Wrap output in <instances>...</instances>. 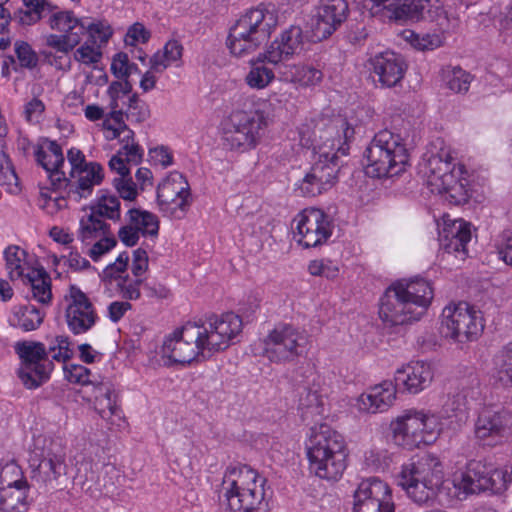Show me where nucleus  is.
<instances>
[{"label":"nucleus","instance_id":"obj_63","mask_svg":"<svg viewBox=\"0 0 512 512\" xmlns=\"http://www.w3.org/2000/svg\"><path fill=\"white\" fill-rule=\"evenodd\" d=\"M143 285L142 278L130 277L125 275L117 283V288L123 299L126 301L138 300L141 297V286Z\"/></svg>","mask_w":512,"mask_h":512},{"label":"nucleus","instance_id":"obj_39","mask_svg":"<svg viewBox=\"0 0 512 512\" xmlns=\"http://www.w3.org/2000/svg\"><path fill=\"white\" fill-rule=\"evenodd\" d=\"M183 53V46L178 40H169L162 50L157 51L150 59L151 69L161 73L171 65L179 66Z\"/></svg>","mask_w":512,"mask_h":512},{"label":"nucleus","instance_id":"obj_48","mask_svg":"<svg viewBox=\"0 0 512 512\" xmlns=\"http://www.w3.org/2000/svg\"><path fill=\"white\" fill-rule=\"evenodd\" d=\"M254 37L247 39H233L231 36L227 37L226 45L230 53L238 58L246 57L255 52L262 44V34H253Z\"/></svg>","mask_w":512,"mask_h":512},{"label":"nucleus","instance_id":"obj_8","mask_svg":"<svg viewBox=\"0 0 512 512\" xmlns=\"http://www.w3.org/2000/svg\"><path fill=\"white\" fill-rule=\"evenodd\" d=\"M365 157V172L373 178H392L409 166V152L403 138L388 129L374 135L365 150Z\"/></svg>","mask_w":512,"mask_h":512},{"label":"nucleus","instance_id":"obj_42","mask_svg":"<svg viewBox=\"0 0 512 512\" xmlns=\"http://www.w3.org/2000/svg\"><path fill=\"white\" fill-rule=\"evenodd\" d=\"M183 193H190L189 184L181 173L173 172L158 185L157 203L167 204Z\"/></svg>","mask_w":512,"mask_h":512},{"label":"nucleus","instance_id":"obj_45","mask_svg":"<svg viewBox=\"0 0 512 512\" xmlns=\"http://www.w3.org/2000/svg\"><path fill=\"white\" fill-rule=\"evenodd\" d=\"M49 26L64 34L77 33L83 37L85 34L84 21L78 19L72 11H57L49 17Z\"/></svg>","mask_w":512,"mask_h":512},{"label":"nucleus","instance_id":"obj_49","mask_svg":"<svg viewBox=\"0 0 512 512\" xmlns=\"http://www.w3.org/2000/svg\"><path fill=\"white\" fill-rule=\"evenodd\" d=\"M192 204L191 192L173 197L169 203H158L159 210L171 219H182Z\"/></svg>","mask_w":512,"mask_h":512},{"label":"nucleus","instance_id":"obj_23","mask_svg":"<svg viewBox=\"0 0 512 512\" xmlns=\"http://www.w3.org/2000/svg\"><path fill=\"white\" fill-rule=\"evenodd\" d=\"M348 4L345 0H328L318 8L311 25V38L320 42L330 37L346 20Z\"/></svg>","mask_w":512,"mask_h":512},{"label":"nucleus","instance_id":"obj_21","mask_svg":"<svg viewBox=\"0 0 512 512\" xmlns=\"http://www.w3.org/2000/svg\"><path fill=\"white\" fill-rule=\"evenodd\" d=\"M511 423L508 411L483 408L474 424L475 437L484 445H495L508 435Z\"/></svg>","mask_w":512,"mask_h":512},{"label":"nucleus","instance_id":"obj_19","mask_svg":"<svg viewBox=\"0 0 512 512\" xmlns=\"http://www.w3.org/2000/svg\"><path fill=\"white\" fill-rule=\"evenodd\" d=\"M389 486L377 477L363 479L354 492L353 512H394Z\"/></svg>","mask_w":512,"mask_h":512},{"label":"nucleus","instance_id":"obj_55","mask_svg":"<svg viewBox=\"0 0 512 512\" xmlns=\"http://www.w3.org/2000/svg\"><path fill=\"white\" fill-rule=\"evenodd\" d=\"M124 112L119 108L111 109L103 120V129L107 140H114L121 136V130L126 128Z\"/></svg>","mask_w":512,"mask_h":512},{"label":"nucleus","instance_id":"obj_61","mask_svg":"<svg viewBox=\"0 0 512 512\" xmlns=\"http://www.w3.org/2000/svg\"><path fill=\"white\" fill-rule=\"evenodd\" d=\"M129 259L128 252L120 253L113 263L104 268L100 275L101 279L109 282L115 280L118 283L121 278H124L123 274L127 270Z\"/></svg>","mask_w":512,"mask_h":512},{"label":"nucleus","instance_id":"obj_6","mask_svg":"<svg viewBox=\"0 0 512 512\" xmlns=\"http://www.w3.org/2000/svg\"><path fill=\"white\" fill-rule=\"evenodd\" d=\"M363 8L372 16L383 14L400 24L428 20L442 33L454 30L459 19L449 14L440 0H362Z\"/></svg>","mask_w":512,"mask_h":512},{"label":"nucleus","instance_id":"obj_35","mask_svg":"<svg viewBox=\"0 0 512 512\" xmlns=\"http://www.w3.org/2000/svg\"><path fill=\"white\" fill-rule=\"evenodd\" d=\"M22 281L25 285H29L34 300L42 305L51 304L53 298L51 277L43 267L29 270Z\"/></svg>","mask_w":512,"mask_h":512},{"label":"nucleus","instance_id":"obj_1","mask_svg":"<svg viewBox=\"0 0 512 512\" xmlns=\"http://www.w3.org/2000/svg\"><path fill=\"white\" fill-rule=\"evenodd\" d=\"M243 328L242 319L233 312L210 316L205 323H188L167 336L161 355L171 364H190L198 356L211 357L227 349Z\"/></svg>","mask_w":512,"mask_h":512},{"label":"nucleus","instance_id":"obj_15","mask_svg":"<svg viewBox=\"0 0 512 512\" xmlns=\"http://www.w3.org/2000/svg\"><path fill=\"white\" fill-rule=\"evenodd\" d=\"M339 127L343 131L344 140L338 134V125L334 123L327 125L324 130L317 126L312 130V123L302 124L299 127L300 144L312 148L319 154V158L338 160V153L347 154L346 142L354 135L353 128L346 121H340Z\"/></svg>","mask_w":512,"mask_h":512},{"label":"nucleus","instance_id":"obj_59","mask_svg":"<svg viewBox=\"0 0 512 512\" xmlns=\"http://www.w3.org/2000/svg\"><path fill=\"white\" fill-rule=\"evenodd\" d=\"M14 52L17 58V63L21 68L34 69L38 65V55L25 41H16L14 43Z\"/></svg>","mask_w":512,"mask_h":512},{"label":"nucleus","instance_id":"obj_12","mask_svg":"<svg viewBox=\"0 0 512 512\" xmlns=\"http://www.w3.org/2000/svg\"><path fill=\"white\" fill-rule=\"evenodd\" d=\"M267 121L260 110H234L223 128L222 144L225 149L244 153L260 143Z\"/></svg>","mask_w":512,"mask_h":512},{"label":"nucleus","instance_id":"obj_10","mask_svg":"<svg viewBox=\"0 0 512 512\" xmlns=\"http://www.w3.org/2000/svg\"><path fill=\"white\" fill-rule=\"evenodd\" d=\"M392 438L397 446L407 450L432 444L438 438L442 423L429 410L410 408L391 422Z\"/></svg>","mask_w":512,"mask_h":512},{"label":"nucleus","instance_id":"obj_60","mask_svg":"<svg viewBox=\"0 0 512 512\" xmlns=\"http://www.w3.org/2000/svg\"><path fill=\"white\" fill-rule=\"evenodd\" d=\"M405 34L406 39L418 50H433L442 44V37L436 33L418 34L406 31Z\"/></svg>","mask_w":512,"mask_h":512},{"label":"nucleus","instance_id":"obj_25","mask_svg":"<svg viewBox=\"0 0 512 512\" xmlns=\"http://www.w3.org/2000/svg\"><path fill=\"white\" fill-rule=\"evenodd\" d=\"M274 25L272 13L263 7L250 9L241 15L230 27L228 36L233 39H249L253 34H262L263 43L266 42L271 34Z\"/></svg>","mask_w":512,"mask_h":512},{"label":"nucleus","instance_id":"obj_30","mask_svg":"<svg viewBox=\"0 0 512 512\" xmlns=\"http://www.w3.org/2000/svg\"><path fill=\"white\" fill-rule=\"evenodd\" d=\"M134 136V131L127 125L121 130V136L118 138L122 147L109 161L111 170H123V173H127V164L138 165L141 163L144 150L135 142Z\"/></svg>","mask_w":512,"mask_h":512},{"label":"nucleus","instance_id":"obj_26","mask_svg":"<svg viewBox=\"0 0 512 512\" xmlns=\"http://www.w3.org/2000/svg\"><path fill=\"white\" fill-rule=\"evenodd\" d=\"M33 156L36 163L48 173L53 189L59 187V181L64 180L65 174L62 170L65 163L62 147L54 140L43 138L33 147Z\"/></svg>","mask_w":512,"mask_h":512},{"label":"nucleus","instance_id":"obj_13","mask_svg":"<svg viewBox=\"0 0 512 512\" xmlns=\"http://www.w3.org/2000/svg\"><path fill=\"white\" fill-rule=\"evenodd\" d=\"M441 317L442 333L456 344L476 341L484 330L481 311L464 301L449 303Z\"/></svg>","mask_w":512,"mask_h":512},{"label":"nucleus","instance_id":"obj_20","mask_svg":"<svg viewBox=\"0 0 512 512\" xmlns=\"http://www.w3.org/2000/svg\"><path fill=\"white\" fill-rule=\"evenodd\" d=\"M103 178L102 166L97 162H89L82 170L70 172V178L64 174V180L60 179L59 187L54 190L64 189L69 200L80 202L91 196L94 187L100 185Z\"/></svg>","mask_w":512,"mask_h":512},{"label":"nucleus","instance_id":"obj_28","mask_svg":"<svg viewBox=\"0 0 512 512\" xmlns=\"http://www.w3.org/2000/svg\"><path fill=\"white\" fill-rule=\"evenodd\" d=\"M471 236V224L463 219H455L445 224L439 237L440 246L445 252L458 253L464 258Z\"/></svg>","mask_w":512,"mask_h":512},{"label":"nucleus","instance_id":"obj_32","mask_svg":"<svg viewBox=\"0 0 512 512\" xmlns=\"http://www.w3.org/2000/svg\"><path fill=\"white\" fill-rule=\"evenodd\" d=\"M278 73L283 81L305 88L316 86L323 79V72L309 64H283Z\"/></svg>","mask_w":512,"mask_h":512},{"label":"nucleus","instance_id":"obj_43","mask_svg":"<svg viewBox=\"0 0 512 512\" xmlns=\"http://www.w3.org/2000/svg\"><path fill=\"white\" fill-rule=\"evenodd\" d=\"M100 195L97 197L95 204L90 208V214L98 219H110L119 221L121 216L120 200L119 198L109 193L108 191L101 190Z\"/></svg>","mask_w":512,"mask_h":512},{"label":"nucleus","instance_id":"obj_33","mask_svg":"<svg viewBox=\"0 0 512 512\" xmlns=\"http://www.w3.org/2000/svg\"><path fill=\"white\" fill-rule=\"evenodd\" d=\"M45 311L31 304L16 305L9 316V324L23 332L37 330L43 323Z\"/></svg>","mask_w":512,"mask_h":512},{"label":"nucleus","instance_id":"obj_44","mask_svg":"<svg viewBox=\"0 0 512 512\" xmlns=\"http://www.w3.org/2000/svg\"><path fill=\"white\" fill-rule=\"evenodd\" d=\"M6 269L11 280H22L26 273L33 268L26 262L27 252L19 246L11 245L4 250Z\"/></svg>","mask_w":512,"mask_h":512},{"label":"nucleus","instance_id":"obj_36","mask_svg":"<svg viewBox=\"0 0 512 512\" xmlns=\"http://www.w3.org/2000/svg\"><path fill=\"white\" fill-rule=\"evenodd\" d=\"M490 471H492L491 463L480 460L470 461L462 477L464 489L470 493L487 491Z\"/></svg>","mask_w":512,"mask_h":512},{"label":"nucleus","instance_id":"obj_46","mask_svg":"<svg viewBox=\"0 0 512 512\" xmlns=\"http://www.w3.org/2000/svg\"><path fill=\"white\" fill-rule=\"evenodd\" d=\"M52 190L53 192L59 191L60 194L53 197L49 188L41 187L36 202L37 206L41 210L51 216L66 208L67 201L69 200V198L66 196V193L64 192V189L54 190L52 188Z\"/></svg>","mask_w":512,"mask_h":512},{"label":"nucleus","instance_id":"obj_24","mask_svg":"<svg viewBox=\"0 0 512 512\" xmlns=\"http://www.w3.org/2000/svg\"><path fill=\"white\" fill-rule=\"evenodd\" d=\"M433 379V365L425 361H415L398 368L393 383L399 392L415 395L427 389Z\"/></svg>","mask_w":512,"mask_h":512},{"label":"nucleus","instance_id":"obj_22","mask_svg":"<svg viewBox=\"0 0 512 512\" xmlns=\"http://www.w3.org/2000/svg\"><path fill=\"white\" fill-rule=\"evenodd\" d=\"M338 160L319 158L299 183L300 194L315 197L330 190L337 180Z\"/></svg>","mask_w":512,"mask_h":512},{"label":"nucleus","instance_id":"obj_41","mask_svg":"<svg viewBox=\"0 0 512 512\" xmlns=\"http://www.w3.org/2000/svg\"><path fill=\"white\" fill-rule=\"evenodd\" d=\"M126 221L143 236L155 237L158 235V218L149 211L141 208H129L126 213Z\"/></svg>","mask_w":512,"mask_h":512},{"label":"nucleus","instance_id":"obj_5","mask_svg":"<svg viewBox=\"0 0 512 512\" xmlns=\"http://www.w3.org/2000/svg\"><path fill=\"white\" fill-rule=\"evenodd\" d=\"M420 173L432 193L444 194L453 205H461L469 199L468 180L464 166L455 163L449 148L426 154L420 165Z\"/></svg>","mask_w":512,"mask_h":512},{"label":"nucleus","instance_id":"obj_29","mask_svg":"<svg viewBox=\"0 0 512 512\" xmlns=\"http://www.w3.org/2000/svg\"><path fill=\"white\" fill-rule=\"evenodd\" d=\"M398 389L392 381H383L371 387L358 398L359 410L367 413L384 412L396 400Z\"/></svg>","mask_w":512,"mask_h":512},{"label":"nucleus","instance_id":"obj_2","mask_svg":"<svg viewBox=\"0 0 512 512\" xmlns=\"http://www.w3.org/2000/svg\"><path fill=\"white\" fill-rule=\"evenodd\" d=\"M433 297L430 282L423 278L397 280L380 298L379 317L387 327L411 324L423 317Z\"/></svg>","mask_w":512,"mask_h":512},{"label":"nucleus","instance_id":"obj_51","mask_svg":"<svg viewBox=\"0 0 512 512\" xmlns=\"http://www.w3.org/2000/svg\"><path fill=\"white\" fill-rule=\"evenodd\" d=\"M491 470L487 491L494 494H500L504 492L508 485L512 483V467H495L491 464Z\"/></svg>","mask_w":512,"mask_h":512},{"label":"nucleus","instance_id":"obj_53","mask_svg":"<svg viewBox=\"0 0 512 512\" xmlns=\"http://www.w3.org/2000/svg\"><path fill=\"white\" fill-rule=\"evenodd\" d=\"M85 34H88V41L103 47L113 34V30L107 21L84 22Z\"/></svg>","mask_w":512,"mask_h":512},{"label":"nucleus","instance_id":"obj_31","mask_svg":"<svg viewBox=\"0 0 512 512\" xmlns=\"http://www.w3.org/2000/svg\"><path fill=\"white\" fill-rule=\"evenodd\" d=\"M326 389L323 385V379L319 375H315L312 381L300 393L299 409L302 411V417L320 416L324 412V396Z\"/></svg>","mask_w":512,"mask_h":512},{"label":"nucleus","instance_id":"obj_57","mask_svg":"<svg viewBox=\"0 0 512 512\" xmlns=\"http://www.w3.org/2000/svg\"><path fill=\"white\" fill-rule=\"evenodd\" d=\"M74 59L86 66L96 65L102 59V48L86 40L74 51Z\"/></svg>","mask_w":512,"mask_h":512},{"label":"nucleus","instance_id":"obj_47","mask_svg":"<svg viewBox=\"0 0 512 512\" xmlns=\"http://www.w3.org/2000/svg\"><path fill=\"white\" fill-rule=\"evenodd\" d=\"M445 83L449 90L457 94L468 92L473 76L459 66L452 67L445 71Z\"/></svg>","mask_w":512,"mask_h":512},{"label":"nucleus","instance_id":"obj_16","mask_svg":"<svg viewBox=\"0 0 512 512\" xmlns=\"http://www.w3.org/2000/svg\"><path fill=\"white\" fill-rule=\"evenodd\" d=\"M64 318L68 330L75 336L89 332L99 321L91 299L78 286L70 285L64 295Z\"/></svg>","mask_w":512,"mask_h":512},{"label":"nucleus","instance_id":"obj_52","mask_svg":"<svg viewBox=\"0 0 512 512\" xmlns=\"http://www.w3.org/2000/svg\"><path fill=\"white\" fill-rule=\"evenodd\" d=\"M260 62L258 59L256 62L251 61L252 67L245 77L247 85L254 89H263L267 87L275 78L274 72L263 66L257 65Z\"/></svg>","mask_w":512,"mask_h":512},{"label":"nucleus","instance_id":"obj_4","mask_svg":"<svg viewBox=\"0 0 512 512\" xmlns=\"http://www.w3.org/2000/svg\"><path fill=\"white\" fill-rule=\"evenodd\" d=\"M70 339L65 335H58L50 341L48 348L37 341H20L15 344V351L21 359L19 378L28 389H35L46 382L54 369L52 359L65 362L72 358L73 350L70 348Z\"/></svg>","mask_w":512,"mask_h":512},{"label":"nucleus","instance_id":"obj_40","mask_svg":"<svg viewBox=\"0 0 512 512\" xmlns=\"http://www.w3.org/2000/svg\"><path fill=\"white\" fill-rule=\"evenodd\" d=\"M113 234L110 224L98 219L92 214L83 216L80 220L79 238L82 243L91 245L93 241Z\"/></svg>","mask_w":512,"mask_h":512},{"label":"nucleus","instance_id":"obj_7","mask_svg":"<svg viewBox=\"0 0 512 512\" xmlns=\"http://www.w3.org/2000/svg\"><path fill=\"white\" fill-rule=\"evenodd\" d=\"M309 469L317 477L337 481L347 467L343 436L327 424L313 426L306 441Z\"/></svg>","mask_w":512,"mask_h":512},{"label":"nucleus","instance_id":"obj_37","mask_svg":"<svg viewBox=\"0 0 512 512\" xmlns=\"http://www.w3.org/2000/svg\"><path fill=\"white\" fill-rule=\"evenodd\" d=\"M491 375L506 387H512V342L503 346L493 357Z\"/></svg>","mask_w":512,"mask_h":512},{"label":"nucleus","instance_id":"obj_3","mask_svg":"<svg viewBox=\"0 0 512 512\" xmlns=\"http://www.w3.org/2000/svg\"><path fill=\"white\" fill-rule=\"evenodd\" d=\"M267 479L247 465L228 467L218 499L225 512H268Z\"/></svg>","mask_w":512,"mask_h":512},{"label":"nucleus","instance_id":"obj_27","mask_svg":"<svg viewBox=\"0 0 512 512\" xmlns=\"http://www.w3.org/2000/svg\"><path fill=\"white\" fill-rule=\"evenodd\" d=\"M302 49V29L299 26H291L270 44L265 53L259 55L258 60L278 65L283 60L299 54Z\"/></svg>","mask_w":512,"mask_h":512},{"label":"nucleus","instance_id":"obj_14","mask_svg":"<svg viewBox=\"0 0 512 512\" xmlns=\"http://www.w3.org/2000/svg\"><path fill=\"white\" fill-rule=\"evenodd\" d=\"M263 353L273 363H290L304 356L309 347V335L292 324L276 325L264 338Z\"/></svg>","mask_w":512,"mask_h":512},{"label":"nucleus","instance_id":"obj_11","mask_svg":"<svg viewBox=\"0 0 512 512\" xmlns=\"http://www.w3.org/2000/svg\"><path fill=\"white\" fill-rule=\"evenodd\" d=\"M30 478L40 485L58 484L67 474L66 452L60 440L38 436L29 453Z\"/></svg>","mask_w":512,"mask_h":512},{"label":"nucleus","instance_id":"obj_38","mask_svg":"<svg viewBox=\"0 0 512 512\" xmlns=\"http://www.w3.org/2000/svg\"><path fill=\"white\" fill-rule=\"evenodd\" d=\"M29 487H1L0 510L2 512H26L28 510Z\"/></svg>","mask_w":512,"mask_h":512},{"label":"nucleus","instance_id":"obj_64","mask_svg":"<svg viewBox=\"0 0 512 512\" xmlns=\"http://www.w3.org/2000/svg\"><path fill=\"white\" fill-rule=\"evenodd\" d=\"M126 118L137 123L146 121L150 116L148 105L135 93L129 96L126 110Z\"/></svg>","mask_w":512,"mask_h":512},{"label":"nucleus","instance_id":"obj_58","mask_svg":"<svg viewBox=\"0 0 512 512\" xmlns=\"http://www.w3.org/2000/svg\"><path fill=\"white\" fill-rule=\"evenodd\" d=\"M81 39L82 37L77 33L50 34L46 38V44L58 52L68 54L81 42Z\"/></svg>","mask_w":512,"mask_h":512},{"label":"nucleus","instance_id":"obj_56","mask_svg":"<svg viewBox=\"0 0 512 512\" xmlns=\"http://www.w3.org/2000/svg\"><path fill=\"white\" fill-rule=\"evenodd\" d=\"M0 185L10 194H18L21 191L15 169L5 156L0 158Z\"/></svg>","mask_w":512,"mask_h":512},{"label":"nucleus","instance_id":"obj_18","mask_svg":"<svg viewBox=\"0 0 512 512\" xmlns=\"http://www.w3.org/2000/svg\"><path fill=\"white\" fill-rule=\"evenodd\" d=\"M366 67L374 82L381 88H393L401 84L407 71V64L402 55L385 50L371 54Z\"/></svg>","mask_w":512,"mask_h":512},{"label":"nucleus","instance_id":"obj_34","mask_svg":"<svg viewBox=\"0 0 512 512\" xmlns=\"http://www.w3.org/2000/svg\"><path fill=\"white\" fill-rule=\"evenodd\" d=\"M95 394L96 409L103 419H110L112 416L121 418L118 395L110 381H100L95 387Z\"/></svg>","mask_w":512,"mask_h":512},{"label":"nucleus","instance_id":"obj_50","mask_svg":"<svg viewBox=\"0 0 512 512\" xmlns=\"http://www.w3.org/2000/svg\"><path fill=\"white\" fill-rule=\"evenodd\" d=\"M130 165L127 164V173H123V170H114L119 176L113 179V186L117 193L123 200L128 202L134 201L139 194L138 187L131 177Z\"/></svg>","mask_w":512,"mask_h":512},{"label":"nucleus","instance_id":"obj_17","mask_svg":"<svg viewBox=\"0 0 512 512\" xmlns=\"http://www.w3.org/2000/svg\"><path fill=\"white\" fill-rule=\"evenodd\" d=\"M294 222L295 237L305 248L320 246L332 235V219L321 209L306 208L295 217Z\"/></svg>","mask_w":512,"mask_h":512},{"label":"nucleus","instance_id":"obj_54","mask_svg":"<svg viewBox=\"0 0 512 512\" xmlns=\"http://www.w3.org/2000/svg\"><path fill=\"white\" fill-rule=\"evenodd\" d=\"M29 487L24 478L21 467L14 461H10L0 468V488L1 487Z\"/></svg>","mask_w":512,"mask_h":512},{"label":"nucleus","instance_id":"obj_9","mask_svg":"<svg viewBox=\"0 0 512 512\" xmlns=\"http://www.w3.org/2000/svg\"><path fill=\"white\" fill-rule=\"evenodd\" d=\"M443 481V464L437 456L430 453L403 464L398 477V485L418 505L433 501Z\"/></svg>","mask_w":512,"mask_h":512},{"label":"nucleus","instance_id":"obj_62","mask_svg":"<svg viewBox=\"0 0 512 512\" xmlns=\"http://www.w3.org/2000/svg\"><path fill=\"white\" fill-rule=\"evenodd\" d=\"M65 378L73 384L79 385H93L94 387L100 381H97L92 377L91 371L83 365L72 364L69 367L64 368Z\"/></svg>","mask_w":512,"mask_h":512}]
</instances>
